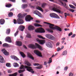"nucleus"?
Returning <instances> with one entry per match:
<instances>
[{"label": "nucleus", "instance_id": "obj_4", "mask_svg": "<svg viewBox=\"0 0 76 76\" xmlns=\"http://www.w3.org/2000/svg\"><path fill=\"white\" fill-rule=\"evenodd\" d=\"M18 18L17 19V21L18 23L21 24L23 23V20L21 19V17L20 16V14H19L18 15Z\"/></svg>", "mask_w": 76, "mask_h": 76}, {"label": "nucleus", "instance_id": "obj_47", "mask_svg": "<svg viewBox=\"0 0 76 76\" xmlns=\"http://www.w3.org/2000/svg\"><path fill=\"white\" fill-rule=\"evenodd\" d=\"M67 69H68V67L66 66L64 68V70H65V71H67Z\"/></svg>", "mask_w": 76, "mask_h": 76}, {"label": "nucleus", "instance_id": "obj_56", "mask_svg": "<svg viewBox=\"0 0 76 76\" xmlns=\"http://www.w3.org/2000/svg\"><path fill=\"white\" fill-rule=\"evenodd\" d=\"M60 50H61V48H58L57 49V51H60Z\"/></svg>", "mask_w": 76, "mask_h": 76}, {"label": "nucleus", "instance_id": "obj_20", "mask_svg": "<svg viewBox=\"0 0 76 76\" xmlns=\"http://www.w3.org/2000/svg\"><path fill=\"white\" fill-rule=\"evenodd\" d=\"M5 40L6 41H7V42H8L10 43L12 42L11 38L9 37H7L5 39Z\"/></svg>", "mask_w": 76, "mask_h": 76}, {"label": "nucleus", "instance_id": "obj_13", "mask_svg": "<svg viewBox=\"0 0 76 76\" xmlns=\"http://www.w3.org/2000/svg\"><path fill=\"white\" fill-rule=\"evenodd\" d=\"M28 29L29 31H32L35 29V27L31 25L29 26L28 27Z\"/></svg>", "mask_w": 76, "mask_h": 76}, {"label": "nucleus", "instance_id": "obj_18", "mask_svg": "<svg viewBox=\"0 0 76 76\" xmlns=\"http://www.w3.org/2000/svg\"><path fill=\"white\" fill-rule=\"evenodd\" d=\"M19 29L21 31H23V30L25 29V27L22 25H20L19 27Z\"/></svg>", "mask_w": 76, "mask_h": 76}, {"label": "nucleus", "instance_id": "obj_2", "mask_svg": "<svg viewBox=\"0 0 76 76\" xmlns=\"http://www.w3.org/2000/svg\"><path fill=\"white\" fill-rule=\"evenodd\" d=\"M24 67L25 69H26V70L27 71L31 72V73H34L35 71H33V69H32V67L30 66H24L23 65H21L20 68V69H22Z\"/></svg>", "mask_w": 76, "mask_h": 76}, {"label": "nucleus", "instance_id": "obj_33", "mask_svg": "<svg viewBox=\"0 0 76 76\" xmlns=\"http://www.w3.org/2000/svg\"><path fill=\"white\" fill-rule=\"evenodd\" d=\"M45 43V40H40V42H39V44H41L42 45L44 44Z\"/></svg>", "mask_w": 76, "mask_h": 76}, {"label": "nucleus", "instance_id": "obj_19", "mask_svg": "<svg viewBox=\"0 0 76 76\" xmlns=\"http://www.w3.org/2000/svg\"><path fill=\"white\" fill-rule=\"evenodd\" d=\"M5 62L4 58L2 56H0V63H4Z\"/></svg>", "mask_w": 76, "mask_h": 76}, {"label": "nucleus", "instance_id": "obj_59", "mask_svg": "<svg viewBox=\"0 0 76 76\" xmlns=\"http://www.w3.org/2000/svg\"><path fill=\"white\" fill-rule=\"evenodd\" d=\"M72 34H73L72 33V32H71L68 35V36H69V37H70V36H71V35H72Z\"/></svg>", "mask_w": 76, "mask_h": 76}, {"label": "nucleus", "instance_id": "obj_1", "mask_svg": "<svg viewBox=\"0 0 76 76\" xmlns=\"http://www.w3.org/2000/svg\"><path fill=\"white\" fill-rule=\"evenodd\" d=\"M43 23H45V24H47V25H49L50 28L52 29H53V30L57 29V31H59L60 32H61V31H62L61 28L57 26H55L54 24H53L46 22H44Z\"/></svg>", "mask_w": 76, "mask_h": 76}, {"label": "nucleus", "instance_id": "obj_6", "mask_svg": "<svg viewBox=\"0 0 76 76\" xmlns=\"http://www.w3.org/2000/svg\"><path fill=\"white\" fill-rule=\"evenodd\" d=\"M50 16L53 18H57V19H60V17L56 14L54 13H51L50 14Z\"/></svg>", "mask_w": 76, "mask_h": 76}, {"label": "nucleus", "instance_id": "obj_48", "mask_svg": "<svg viewBox=\"0 0 76 76\" xmlns=\"http://www.w3.org/2000/svg\"><path fill=\"white\" fill-rule=\"evenodd\" d=\"M27 38H31V34H28L27 35Z\"/></svg>", "mask_w": 76, "mask_h": 76}, {"label": "nucleus", "instance_id": "obj_23", "mask_svg": "<svg viewBox=\"0 0 76 76\" xmlns=\"http://www.w3.org/2000/svg\"><path fill=\"white\" fill-rule=\"evenodd\" d=\"M16 43L17 45H18V46H21L22 45V42L19 41H17L16 42Z\"/></svg>", "mask_w": 76, "mask_h": 76}, {"label": "nucleus", "instance_id": "obj_37", "mask_svg": "<svg viewBox=\"0 0 76 76\" xmlns=\"http://www.w3.org/2000/svg\"><path fill=\"white\" fill-rule=\"evenodd\" d=\"M47 30L48 32H51V33H53V31L50 28L47 29Z\"/></svg>", "mask_w": 76, "mask_h": 76}, {"label": "nucleus", "instance_id": "obj_35", "mask_svg": "<svg viewBox=\"0 0 76 76\" xmlns=\"http://www.w3.org/2000/svg\"><path fill=\"white\" fill-rule=\"evenodd\" d=\"M17 20L15 19H14V21H13L14 23V24H16L17 23H18V24H20L19 23H18Z\"/></svg>", "mask_w": 76, "mask_h": 76}, {"label": "nucleus", "instance_id": "obj_25", "mask_svg": "<svg viewBox=\"0 0 76 76\" xmlns=\"http://www.w3.org/2000/svg\"><path fill=\"white\" fill-rule=\"evenodd\" d=\"M37 9V10H40V11H41L42 12H43V10L42 9V8L41 7H39L37 6L36 7Z\"/></svg>", "mask_w": 76, "mask_h": 76}, {"label": "nucleus", "instance_id": "obj_15", "mask_svg": "<svg viewBox=\"0 0 76 76\" xmlns=\"http://www.w3.org/2000/svg\"><path fill=\"white\" fill-rule=\"evenodd\" d=\"M2 51H4L3 53L6 56H8L9 54V53L7 52V51L6 50H5V49H2Z\"/></svg>", "mask_w": 76, "mask_h": 76}, {"label": "nucleus", "instance_id": "obj_21", "mask_svg": "<svg viewBox=\"0 0 76 76\" xmlns=\"http://www.w3.org/2000/svg\"><path fill=\"white\" fill-rule=\"evenodd\" d=\"M60 2L62 6H64V7H65V8H67V7L66 6V3H65L64 4V3H63L62 2V1H60Z\"/></svg>", "mask_w": 76, "mask_h": 76}, {"label": "nucleus", "instance_id": "obj_64", "mask_svg": "<svg viewBox=\"0 0 76 76\" xmlns=\"http://www.w3.org/2000/svg\"><path fill=\"white\" fill-rule=\"evenodd\" d=\"M22 1L23 2H26V0H22Z\"/></svg>", "mask_w": 76, "mask_h": 76}, {"label": "nucleus", "instance_id": "obj_38", "mask_svg": "<svg viewBox=\"0 0 76 76\" xmlns=\"http://www.w3.org/2000/svg\"><path fill=\"white\" fill-rule=\"evenodd\" d=\"M67 51H64L63 52L62 55L63 56H65L67 54Z\"/></svg>", "mask_w": 76, "mask_h": 76}, {"label": "nucleus", "instance_id": "obj_49", "mask_svg": "<svg viewBox=\"0 0 76 76\" xmlns=\"http://www.w3.org/2000/svg\"><path fill=\"white\" fill-rule=\"evenodd\" d=\"M19 32V31H16V32L15 34L14 35L15 37H16L17 35H18V33Z\"/></svg>", "mask_w": 76, "mask_h": 76}, {"label": "nucleus", "instance_id": "obj_10", "mask_svg": "<svg viewBox=\"0 0 76 76\" xmlns=\"http://www.w3.org/2000/svg\"><path fill=\"white\" fill-rule=\"evenodd\" d=\"M52 10L53 11H54L55 12H57L59 13H61V11L60 10L57 8L53 7V8Z\"/></svg>", "mask_w": 76, "mask_h": 76}, {"label": "nucleus", "instance_id": "obj_41", "mask_svg": "<svg viewBox=\"0 0 76 76\" xmlns=\"http://www.w3.org/2000/svg\"><path fill=\"white\" fill-rule=\"evenodd\" d=\"M38 37L39 38H41L42 39H45V38L43 37H42V36L41 35L38 36Z\"/></svg>", "mask_w": 76, "mask_h": 76}, {"label": "nucleus", "instance_id": "obj_45", "mask_svg": "<svg viewBox=\"0 0 76 76\" xmlns=\"http://www.w3.org/2000/svg\"><path fill=\"white\" fill-rule=\"evenodd\" d=\"M15 56H15L12 55L11 56V58H12V59H13L14 60H15Z\"/></svg>", "mask_w": 76, "mask_h": 76}, {"label": "nucleus", "instance_id": "obj_32", "mask_svg": "<svg viewBox=\"0 0 76 76\" xmlns=\"http://www.w3.org/2000/svg\"><path fill=\"white\" fill-rule=\"evenodd\" d=\"M10 32V28H8L7 30L6 33L7 34H9Z\"/></svg>", "mask_w": 76, "mask_h": 76}, {"label": "nucleus", "instance_id": "obj_34", "mask_svg": "<svg viewBox=\"0 0 76 76\" xmlns=\"http://www.w3.org/2000/svg\"><path fill=\"white\" fill-rule=\"evenodd\" d=\"M42 65H40V66L36 67V68L37 69H42Z\"/></svg>", "mask_w": 76, "mask_h": 76}, {"label": "nucleus", "instance_id": "obj_42", "mask_svg": "<svg viewBox=\"0 0 76 76\" xmlns=\"http://www.w3.org/2000/svg\"><path fill=\"white\" fill-rule=\"evenodd\" d=\"M64 14L65 18H66V17H67V16H70V14H69V13H65Z\"/></svg>", "mask_w": 76, "mask_h": 76}, {"label": "nucleus", "instance_id": "obj_39", "mask_svg": "<svg viewBox=\"0 0 76 76\" xmlns=\"http://www.w3.org/2000/svg\"><path fill=\"white\" fill-rule=\"evenodd\" d=\"M69 7L72 9H75V6H73V5H72L69 4Z\"/></svg>", "mask_w": 76, "mask_h": 76}, {"label": "nucleus", "instance_id": "obj_9", "mask_svg": "<svg viewBox=\"0 0 76 76\" xmlns=\"http://www.w3.org/2000/svg\"><path fill=\"white\" fill-rule=\"evenodd\" d=\"M33 13L34 14L36 15H38V16H39L40 18H42V17L41 16V14L37 10H35Z\"/></svg>", "mask_w": 76, "mask_h": 76}, {"label": "nucleus", "instance_id": "obj_5", "mask_svg": "<svg viewBox=\"0 0 76 76\" xmlns=\"http://www.w3.org/2000/svg\"><path fill=\"white\" fill-rule=\"evenodd\" d=\"M45 37L46 38H47L51 39V40H55V37L50 34H46Z\"/></svg>", "mask_w": 76, "mask_h": 76}, {"label": "nucleus", "instance_id": "obj_17", "mask_svg": "<svg viewBox=\"0 0 76 76\" xmlns=\"http://www.w3.org/2000/svg\"><path fill=\"white\" fill-rule=\"evenodd\" d=\"M28 47L29 48H33V49H35V48H36V47L34 45L32 44L29 45H28Z\"/></svg>", "mask_w": 76, "mask_h": 76}, {"label": "nucleus", "instance_id": "obj_52", "mask_svg": "<svg viewBox=\"0 0 76 76\" xmlns=\"http://www.w3.org/2000/svg\"><path fill=\"white\" fill-rule=\"evenodd\" d=\"M7 72L8 73H11L12 72V71L11 70H8Z\"/></svg>", "mask_w": 76, "mask_h": 76}, {"label": "nucleus", "instance_id": "obj_62", "mask_svg": "<svg viewBox=\"0 0 76 76\" xmlns=\"http://www.w3.org/2000/svg\"><path fill=\"white\" fill-rule=\"evenodd\" d=\"M44 65H47V62L46 61L44 62Z\"/></svg>", "mask_w": 76, "mask_h": 76}, {"label": "nucleus", "instance_id": "obj_24", "mask_svg": "<svg viewBox=\"0 0 76 76\" xmlns=\"http://www.w3.org/2000/svg\"><path fill=\"white\" fill-rule=\"evenodd\" d=\"M25 64H26L28 66H31V64L28 61H25Z\"/></svg>", "mask_w": 76, "mask_h": 76}, {"label": "nucleus", "instance_id": "obj_43", "mask_svg": "<svg viewBox=\"0 0 76 76\" xmlns=\"http://www.w3.org/2000/svg\"><path fill=\"white\" fill-rule=\"evenodd\" d=\"M12 6V5L11 4H7L6 5V7H10Z\"/></svg>", "mask_w": 76, "mask_h": 76}, {"label": "nucleus", "instance_id": "obj_50", "mask_svg": "<svg viewBox=\"0 0 76 76\" xmlns=\"http://www.w3.org/2000/svg\"><path fill=\"white\" fill-rule=\"evenodd\" d=\"M6 66L7 67H10V63H7L6 64Z\"/></svg>", "mask_w": 76, "mask_h": 76}, {"label": "nucleus", "instance_id": "obj_12", "mask_svg": "<svg viewBox=\"0 0 76 76\" xmlns=\"http://www.w3.org/2000/svg\"><path fill=\"white\" fill-rule=\"evenodd\" d=\"M46 46L49 48H53V45L50 42H48L46 44Z\"/></svg>", "mask_w": 76, "mask_h": 76}, {"label": "nucleus", "instance_id": "obj_28", "mask_svg": "<svg viewBox=\"0 0 76 76\" xmlns=\"http://www.w3.org/2000/svg\"><path fill=\"white\" fill-rule=\"evenodd\" d=\"M20 54L21 55V56L23 57V58H25V55L24 54V53L22 52H20Z\"/></svg>", "mask_w": 76, "mask_h": 76}, {"label": "nucleus", "instance_id": "obj_14", "mask_svg": "<svg viewBox=\"0 0 76 76\" xmlns=\"http://www.w3.org/2000/svg\"><path fill=\"white\" fill-rule=\"evenodd\" d=\"M36 46L37 47V48H39V50H43V49H42V48L41 46L39 44L36 43H35Z\"/></svg>", "mask_w": 76, "mask_h": 76}, {"label": "nucleus", "instance_id": "obj_11", "mask_svg": "<svg viewBox=\"0 0 76 76\" xmlns=\"http://www.w3.org/2000/svg\"><path fill=\"white\" fill-rule=\"evenodd\" d=\"M27 57H28V58H30V59H32V60H34V58L31 54L30 53H27Z\"/></svg>", "mask_w": 76, "mask_h": 76}, {"label": "nucleus", "instance_id": "obj_16", "mask_svg": "<svg viewBox=\"0 0 76 76\" xmlns=\"http://www.w3.org/2000/svg\"><path fill=\"white\" fill-rule=\"evenodd\" d=\"M2 47H10L11 46L6 43H5L2 45Z\"/></svg>", "mask_w": 76, "mask_h": 76}, {"label": "nucleus", "instance_id": "obj_40", "mask_svg": "<svg viewBox=\"0 0 76 76\" xmlns=\"http://www.w3.org/2000/svg\"><path fill=\"white\" fill-rule=\"evenodd\" d=\"M52 62V59L51 58H49V61H48V63L50 64V63H51Z\"/></svg>", "mask_w": 76, "mask_h": 76}, {"label": "nucleus", "instance_id": "obj_44", "mask_svg": "<svg viewBox=\"0 0 76 76\" xmlns=\"http://www.w3.org/2000/svg\"><path fill=\"white\" fill-rule=\"evenodd\" d=\"M24 71H25V70H20L18 71V72H19V73H22V72H24Z\"/></svg>", "mask_w": 76, "mask_h": 76}, {"label": "nucleus", "instance_id": "obj_3", "mask_svg": "<svg viewBox=\"0 0 76 76\" xmlns=\"http://www.w3.org/2000/svg\"><path fill=\"white\" fill-rule=\"evenodd\" d=\"M35 32L37 33H43L45 32V30L43 28H40L36 29Z\"/></svg>", "mask_w": 76, "mask_h": 76}, {"label": "nucleus", "instance_id": "obj_26", "mask_svg": "<svg viewBox=\"0 0 76 76\" xmlns=\"http://www.w3.org/2000/svg\"><path fill=\"white\" fill-rule=\"evenodd\" d=\"M28 7V5L27 4H23L22 6V8L23 9H25Z\"/></svg>", "mask_w": 76, "mask_h": 76}, {"label": "nucleus", "instance_id": "obj_61", "mask_svg": "<svg viewBox=\"0 0 76 76\" xmlns=\"http://www.w3.org/2000/svg\"><path fill=\"white\" fill-rule=\"evenodd\" d=\"M76 35V34H74L71 37L72 38H74L75 37Z\"/></svg>", "mask_w": 76, "mask_h": 76}, {"label": "nucleus", "instance_id": "obj_36", "mask_svg": "<svg viewBox=\"0 0 76 76\" xmlns=\"http://www.w3.org/2000/svg\"><path fill=\"white\" fill-rule=\"evenodd\" d=\"M47 5V4L45 3H43L42 5V8H44L45 6Z\"/></svg>", "mask_w": 76, "mask_h": 76}, {"label": "nucleus", "instance_id": "obj_29", "mask_svg": "<svg viewBox=\"0 0 76 76\" xmlns=\"http://www.w3.org/2000/svg\"><path fill=\"white\" fill-rule=\"evenodd\" d=\"M13 65L15 67H19V64H18L17 63H14L13 64Z\"/></svg>", "mask_w": 76, "mask_h": 76}, {"label": "nucleus", "instance_id": "obj_30", "mask_svg": "<svg viewBox=\"0 0 76 76\" xmlns=\"http://www.w3.org/2000/svg\"><path fill=\"white\" fill-rule=\"evenodd\" d=\"M34 25L36 27H38L39 26H41V27H42V26H41L38 24H37V23H35L34 24Z\"/></svg>", "mask_w": 76, "mask_h": 76}, {"label": "nucleus", "instance_id": "obj_22", "mask_svg": "<svg viewBox=\"0 0 76 76\" xmlns=\"http://www.w3.org/2000/svg\"><path fill=\"white\" fill-rule=\"evenodd\" d=\"M5 21L3 19H1L0 20V23L1 25H3Z\"/></svg>", "mask_w": 76, "mask_h": 76}, {"label": "nucleus", "instance_id": "obj_46", "mask_svg": "<svg viewBox=\"0 0 76 76\" xmlns=\"http://www.w3.org/2000/svg\"><path fill=\"white\" fill-rule=\"evenodd\" d=\"M19 60V58H18V57L15 56L14 59V60H16V61H18V60Z\"/></svg>", "mask_w": 76, "mask_h": 76}, {"label": "nucleus", "instance_id": "obj_31", "mask_svg": "<svg viewBox=\"0 0 76 76\" xmlns=\"http://www.w3.org/2000/svg\"><path fill=\"white\" fill-rule=\"evenodd\" d=\"M13 15V13L12 12H10L8 14V17H12Z\"/></svg>", "mask_w": 76, "mask_h": 76}, {"label": "nucleus", "instance_id": "obj_27", "mask_svg": "<svg viewBox=\"0 0 76 76\" xmlns=\"http://www.w3.org/2000/svg\"><path fill=\"white\" fill-rule=\"evenodd\" d=\"M18 75V72H15L12 74H9V76H17Z\"/></svg>", "mask_w": 76, "mask_h": 76}, {"label": "nucleus", "instance_id": "obj_60", "mask_svg": "<svg viewBox=\"0 0 76 76\" xmlns=\"http://www.w3.org/2000/svg\"><path fill=\"white\" fill-rule=\"evenodd\" d=\"M41 21L39 20H36V23H40V22Z\"/></svg>", "mask_w": 76, "mask_h": 76}, {"label": "nucleus", "instance_id": "obj_57", "mask_svg": "<svg viewBox=\"0 0 76 76\" xmlns=\"http://www.w3.org/2000/svg\"><path fill=\"white\" fill-rule=\"evenodd\" d=\"M27 13H24L23 15V16H26L27 15Z\"/></svg>", "mask_w": 76, "mask_h": 76}, {"label": "nucleus", "instance_id": "obj_51", "mask_svg": "<svg viewBox=\"0 0 76 76\" xmlns=\"http://www.w3.org/2000/svg\"><path fill=\"white\" fill-rule=\"evenodd\" d=\"M69 11L70 12H75V10L73 9H69Z\"/></svg>", "mask_w": 76, "mask_h": 76}, {"label": "nucleus", "instance_id": "obj_8", "mask_svg": "<svg viewBox=\"0 0 76 76\" xmlns=\"http://www.w3.org/2000/svg\"><path fill=\"white\" fill-rule=\"evenodd\" d=\"M34 52L35 54H36L37 56H39V57L42 56V55H41V52H39L38 50H35L34 51Z\"/></svg>", "mask_w": 76, "mask_h": 76}, {"label": "nucleus", "instance_id": "obj_54", "mask_svg": "<svg viewBox=\"0 0 76 76\" xmlns=\"http://www.w3.org/2000/svg\"><path fill=\"white\" fill-rule=\"evenodd\" d=\"M36 40L37 41V42H39V43L41 41V40H39V39H36Z\"/></svg>", "mask_w": 76, "mask_h": 76}, {"label": "nucleus", "instance_id": "obj_7", "mask_svg": "<svg viewBox=\"0 0 76 76\" xmlns=\"http://www.w3.org/2000/svg\"><path fill=\"white\" fill-rule=\"evenodd\" d=\"M32 19H33V18H32L29 15H27L25 18V20L27 22H29Z\"/></svg>", "mask_w": 76, "mask_h": 76}, {"label": "nucleus", "instance_id": "obj_55", "mask_svg": "<svg viewBox=\"0 0 76 76\" xmlns=\"http://www.w3.org/2000/svg\"><path fill=\"white\" fill-rule=\"evenodd\" d=\"M39 64L38 63H35L34 64V66H39Z\"/></svg>", "mask_w": 76, "mask_h": 76}, {"label": "nucleus", "instance_id": "obj_58", "mask_svg": "<svg viewBox=\"0 0 76 76\" xmlns=\"http://www.w3.org/2000/svg\"><path fill=\"white\" fill-rule=\"evenodd\" d=\"M10 1H12V2H15L16 1V0H9Z\"/></svg>", "mask_w": 76, "mask_h": 76}, {"label": "nucleus", "instance_id": "obj_53", "mask_svg": "<svg viewBox=\"0 0 76 76\" xmlns=\"http://www.w3.org/2000/svg\"><path fill=\"white\" fill-rule=\"evenodd\" d=\"M69 76H73V73H72V72H70L69 74Z\"/></svg>", "mask_w": 76, "mask_h": 76}, {"label": "nucleus", "instance_id": "obj_63", "mask_svg": "<svg viewBox=\"0 0 76 76\" xmlns=\"http://www.w3.org/2000/svg\"><path fill=\"white\" fill-rule=\"evenodd\" d=\"M64 30L65 31H69V28H65Z\"/></svg>", "mask_w": 76, "mask_h": 76}]
</instances>
